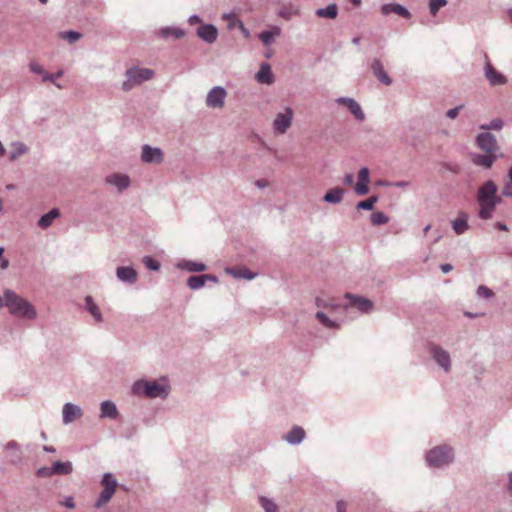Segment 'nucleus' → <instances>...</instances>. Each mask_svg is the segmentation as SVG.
Masks as SVG:
<instances>
[{"label":"nucleus","mask_w":512,"mask_h":512,"mask_svg":"<svg viewBox=\"0 0 512 512\" xmlns=\"http://www.w3.org/2000/svg\"><path fill=\"white\" fill-rule=\"evenodd\" d=\"M117 277L124 282L134 283L137 280V273L131 267H119L116 271Z\"/></svg>","instance_id":"412c9836"},{"label":"nucleus","mask_w":512,"mask_h":512,"mask_svg":"<svg viewBox=\"0 0 512 512\" xmlns=\"http://www.w3.org/2000/svg\"><path fill=\"white\" fill-rule=\"evenodd\" d=\"M256 78L260 83L271 84L274 81L273 74L271 72L270 66L266 63H263L260 67V70L256 74Z\"/></svg>","instance_id":"a878e982"},{"label":"nucleus","mask_w":512,"mask_h":512,"mask_svg":"<svg viewBox=\"0 0 512 512\" xmlns=\"http://www.w3.org/2000/svg\"><path fill=\"white\" fill-rule=\"evenodd\" d=\"M225 18H227V19L229 20L228 27H229L230 29L234 28V27H235V25H237V26H238V21H239V20H238L235 16H233V15H227V16H225Z\"/></svg>","instance_id":"6e6d98bb"},{"label":"nucleus","mask_w":512,"mask_h":512,"mask_svg":"<svg viewBox=\"0 0 512 512\" xmlns=\"http://www.w3.org/2000/svg\"><path fill=\"white\" fill-rule=\"evenodd\" d=\"M430 229H431V225H430V224H428V225L423 229V234H424V235H426V234L429 232V230H430Z\"/></svg>","instance_id":"338daca9"},{"label":"nucleus","mask_w":512,"mask_h":512,"mask_svg":"<svg viewBox=\"0 0 512 512\" xmlns=\"http://www.w3.org/2000/svg\"><path fill=\"white\" fill-rule=\"evenodd\" d=\"M133 392L144 394L150 398L166 397L168 394L167 386L157 381H138L133 385Z\"/></svg>","instance_id":"20e7f679"},{"label":"nucleus","mask_w":512,"mask_h":512,"mask_svg":"<svg viewBox=\"0 0 512 512\" xmlns=\"http://www.w3.org/2000/svg\"><path fill=\"white\" fill-rule=\"evenodd\" d=\"M440 268L444 273H448L453 269L451 264H442Z\"/></svg>","instance_id":"e2e57ef3"},{"label":"nucleus","mask_w":512,"mask_h":512,"mask_svg":"<svg viewBox=\"0 0 512 512\" xmlns=\"http://www.w3.org/2000/svg\"><path fill=\"white\" fill-rule=\"evenodd\" d=\"M158 34L162 38L173 37L175 39H179V38H182L185 35V32L182 29H180V28L167 27V28L160 29Z\"/></svg>","instance_id":"2f4dec72"},{"label":"nucleus","mask_w":512,"mask_h":512,"mask_svg":"<svg viewBox=\"0 0 512 512\" xmlns=\"http://www.w3.org/2000/svg\"><path fill=\"white\" fill-rule=\"evenodd\" d=\"M378 198L376 196H372L366 200L360 201L357 204V209L363 210H372Z\"/></svg>","instance_id":"79ce46f5"},{"label":"nucleus","mask_w":512,"mask_h":512,"mask_svg":"<svg viewBox=\"0 0 512 512\" xmlns=\"http://www.w3.org/2000/svg\"><path fill=\"white\" fill-rule=\"evenodd\" d=\"M294 118V112L290 107H286L283 112L276 115L273 121V129L278 134H284L291 127Z\"/></svg>","instance_id":"0eeeda50"},{"label":"nucleus","mask_w":512,"mask_h":512,"mask_svg":"<svg viewBox=\"0 0 512 512\" xmlns=\"http://www.w3.org/2000/svg\"><path fill=\"white\" fill-rule=\"evenodd\" d=\"M82 415L81 409L71 403H67L63 407V421L68 424L76 420Z\"/></svg>","instance_id":"a211bd4d"},{"label":"nucleus","mask_w":512,"mask_h":512,"mask_svg":"<svg viewBox=\"0 0 512 512\" xmlns=\"http://www.w3.org/2000/svg\"><path fill=\"white\" fill-rule=\"evenodd\" d=\"M433 357L435 361L445 370L449 371L451 362H450V356L447 351L443 350L440 347H434L433 348Z\"/></svg>","instance_id":"dca6fc26"},{"label":"nucleus","mask_w":512,"mask_h":512,"mask_svg":"<svg viewBox=\"0 0 512 512\" xmlns=\"http://www.w3.org/2000/svg\"><path fill=\"white\" fill-rule=\"evenodd\" d=\"M198 36L208 43H213L217 38V29L213 25H202L198 28Z\"/></svg>","instance_id":"6ab92c4d"},{"label":"nucleus","mask_w":512,"mask_h":512,"mask_svg":"<svg viewBox=\"0 0 512 512\" xmlns=\"http://www.w3.org/2000/svg\"><path fill=\"white\" fill-rule=\"evenodd\" d=\"M504 196L512 197V182L508 181L503 187L502 191Z\"/></svg>","instance_id":"5fc2aeb1"},{"label":"nucleus","mask_w":512,"mask_h":512,"mask_svg":"<svg viewBox=\"0 0 512 512\" xmlns=\"http://www.w3.org/2000/svg\"><path fill=\"white\" fill-rule=\"evenodd\" d=\"M85 302H86V308L90 312V314L94 317V319L97 322H101L102 321L101 312H100L98 306L94 303L92 297L87 296L85 299Z\"/></svg>","instance_id":"c9c22d12"},{"label":"nucleus","mask_w":512,"mask_h":512,"mask_svg":"<svg viewBox=\"0 0 512 512\" xmlns=\"http://www.w3.org/2000/svg\"><path fill=\"white\" fill-rule=\"evenodd\" d=\"M208 280L212 281L214 283L218 282V279L214 275L205 274V275H200V276H190L187 280V285L191 289L195 290V289H199L202 286H204L205 282Z\"/></svg>","instance_id":"f3484780"},{"label":"nucleus","mask_w":512,"mask_h":512,"mask_svg":"<svg viewBox=\"0 0 512 512\" xmlns=\"http://www.w3.org/2000/svg\"><path fill=\"white\" fill-rule=\"evenodd\" d=\"M374 76L383 84L389 86L392 83L391 78L388 76L384 69L382 62L379 59H374L371 65Z\"/></svg>","instance_id":"4468645a"},{"label":"nucleus","mask_w":512,"mask_h":512,"mask_svg":"<svg viewBox=\"0 0 512 512\" xmlns=\"http://www.w3.org/2000/svg\"><path fill=\"white\" fill-rule=\"evenodd\" d=\"M143 263L150 270L157 271L160 268V263L150 256H145L143 258Z\"/></svg>","instance_id":"a18cd8bd"},{"label":"nucleus","mask_w":512,"mask_h":512,"mask_svg":"<svg viewBox=\"0 0 512 512\" xmlns=\"http://www.w3.org/2000/svg\"><path fill=\"white\" fill-rule=\"evenodd\" d=\"M238 27L239 29L242 31L243 35L248 38L249 37V31L247 28H245L244 24L242 23V21H238Z\"/></svg>","instance_id":"052dcab7"},{"label":"nucleus","mask_w":512,"mask_h":512,"mask_svg":"<svg viewBox=\"0 0 512 512\" xmlns=\"http://www.w3.org/2000/svg\"><path fill=\"white\" fill-rule=\"evenodd\" d=\"M509 181L512 182V167L509 170Z\"/></svg>","instance_id":"774afa93"},{"label":"nucleus","mask_w":512,"mask_h":512,"mask_svg":"<svg viewBox=\"0 0 512 512\" xmlns=\"http://www.w3.org/2000/svg\"><path fill=\"white\" fill-rule=\"evenodd\" d=\"M281 34V29L278 26H274L271 30L263 31L259 34V39L264 45L268 46L274 42V38Z\"/></svg>","instance_id":"c85d7f7f"},{"label":"nucleus","mask_w":512,"mask_h":512,"mask_svg":"<svg viewBox=\"0 0 512 512\" xmlns=\"http://www.w3.org/2000/svg\"><path fill=\"white\" fill-rule=\"evenodd\" d=\"M142 160L147 163H161L163 161V153L159 148L145 145L142 149Z\"/></svg>","instance_id":"f8f14e48"},{"label":"nucleus","mask_w":512,"mask_h":512,"mask_svg":"<svg viewBox=\"0 0 512 512\" xmlns=\"http://www.w3.org/2000/svg\"><path fill=\"white\" fill-rule=\"evenodd\" d=\"M154 71L148 68H130L126 71V80L122 84L124 91H129L136 85L152 79Z\"/></svg>","instance_id":"7ed1b4c3"},{"label":"nucleus","mask_w":512,"mask_h":512,"mask_svg":"<svg viewBox=\"0 0 512 512\" xmlns=\"http://www.w3.org/2000/svg\"><path fill=\"white\" fill-rule=\"evenodd\" d=\"M178 267L190 272H202L206 270V265L203 263L184 261L178 264Z\"/></svg>","instance_id":"f704fd0d"},{"label":"nucleus","mask_w":512,"mask_h":512,"mask_svg":"<svg viewBox=\"0 0 512 512\" xmlns=\"http://www.w3.org/2000/svg\"><path fill=\"white\" fill-rule=\"evenodd\" d=\"M462 106L455 107L453 109H450L447 111L446 115L450 119H454L458 116L459 111L461 110Z\"/></svg>","instance_id":"864d4df0"},{"label":"nucleus","mask_w":512,"mask_h":512,"mask_svg":"<svg viewBox=\"0 0 512 512\" xmlns=\"http://www.w3.org/2000/svg\"><path fill=\"white\" fill-rule=\"evenodd\" d=\"M63 75V71L60 70L58 71L56 74H49V73H45V76L43 77V81H50L52 83H54L57 87L60 88V85L59 84H56V79L61 77Z\"/></svg>","instance_id":"de8ad7c7"},{"label":"nucleus","mask_w":512,"mask_h":512,"mask_svg":"<svg viewBox=\"0 0 512 512\" xmlns=\"http://www.w3.org/2000/svg\"><path fill=\"white\" fill-rule=\"evenodd\" d=\"M0 306H6L9 312L17 317L27 319L36 317L33 305L10 290H6L3 297H0Z\"/></svg>","instance_id":"f03ea898"},{"label":"nucleus","mask_w":512,"mask_h":512,"mask_svg":"<svg viewBox=\"0 0 512 512\" xmlns=\"http://www.w3.org/2000/svg\"><path fill=\"white\" fill-rule=\"evenodd\" d=\"M354 181V177L352 174H346L345 177H344V184L346 185H350L352 184Z\"/></svg>","instance_id":"680f3d73"},{"label":"nucleus","mask_w":512,"mask_h":512,"mask_svg":"<svg viewBox=\"0 0 512 512\" xmlns=\"http://www.w3.org/2000/svg\"><path fill=\"white\" fill-rule=\"evenodd\" d=\"M345 298L349 300V304L344 305V309H348L349 307H356L359 311L367 313L373 308V303L367 298L356 296L350 293H346Z\"/></svg>","instance_id":"6e6552de"},{"label":"nucleus","mask_w":512,"mask_h":512,"mask_svg":"<svg viewBox=\"0 0 512 512\" xmlns=\"http://www.w3.org/2000/svg\"><path fill=\"white\" fill-rule=\"evenodd\" d=\"M468 216L466 213L461 212L459 217L452 222L453 230L456 234H463L468 229Z\"/></svg>","instance_id":"cd10ccee"},{"label":"nucleus","mask_w":512,"mask_h":512,"mask_svg":"<svg viewBox=\"0 0 512 512\" xmlns=\"http://www.w3.org/2000/svg\"><path fill=\"white\" fill-rule=\"evenodd\" d=\"M344 190L342 188L336 187L329 190L323 197V200L329 203H340L343 199Z\"/></svg>","instance_id":"c756f323"},{"label":"nucleus","mask_w":512,"mask_h":512,"mask_svg":"<svg viewBox=\"0 0 512 512\" xmlns=\"http://www.w3.org/2000/svg\"><path fill=\"white\" fill-rule=\"evenodd\" d=\"M62 504L69 509H72L75 506L74 499L72 497L67 498Z\"/></svg>","instance_id":"bf43d9fd"},{"label":"nucleus","mask_w":512,"mask_h":512,"mask_svg":"<svg viewBox=\"0 0 512 512\" xmlns=\"http://www.w3.org/2000/svg\"><path fill=\"white\" fill-rule=\"evenodd\" d=\"M447 4L446 0H430L429 9L432 15H436L438 10Z\"/></svg>","instance_id":"c03bdc74"},{"label":"nucleus","mask_w":512,"mask_h":512,"mask_svg":"<svg viewBox=\"0 0 512 512\" xmlns=\"http://www.w3.org/2000/svg\"><path fill=\"white\" fill-rule=\"evenodd\" d=\"M106 181L117 186L120 191L126 189L130 184L129 177L123 174H112L106 178Z\"/></svg>","instance_id":"aec40b11"},{"label":"nucleus","mask_w":512,"mask_h":512,"mask_svg":"<svg viewBox=\"0 0 512 512\" xmlns=\"http://www.w3.org/2000/svg\"><path fill=\"white\" fill-rule=\"evenodd\" d=\"M502 126V122L500 120L492 121L491 127L494 129H500Z\"/></svg>","instance_id":"0e129e2a"},{"label":"nucleus","mask_w":512,"mask_h":512,"mask_svg":"<svg viewBox=\"0 0 512 512\" xmlns=\"http://www.w3.org/2000/svg\"><path fill=\"white\" fill-rule=\"evenodd\" d=\"M315 304L318 308H327L330 310H336L341 306L338 303L337 299H335L333 297H327V296L316 297Z\"/></svg>","instance_id":"4be33fe9"},{"label":"nucleus","mask_w":512,"mask_h":512,"mask_svg":"<svg viewBox=\"0 0 512 512\" xmlns=\"http://www.w3.org/2000/svg\"><path fill=\"white\" fill-rule=\"evenodd\" d=\"M227 96L225 89L214 87L207 95L206 104L211 108H222Z\"/></svg>","instance_id":"1a4fd4ad"},{"label":"nucleus","mask_w":512,"mask_h":512,"mask_svg":"<svg viewBox=\"0 0 512 512\" xmlns=\"http://www.w3.org/2000/svg\"><path fill=\"white\" fill-rule=\"evenodd\" d=\"M305 436V431L303 428L299 426L293 427V429L286 435L285 439L291 443L296 444L303 440Z\"/></svg>","instance_id":"7c9ffc66"},{"label":"nucleus","mask_w":512,"mask_h":512,"mask_svg":"<svg viewBox=\"0 0 512 512\" xmlns=\"http://www.w3.org/2000/svg\"><path fill=\"white\" fill-rule=\"evenodd\" d=\"M103 490L100 493L98 500L95 503V507L100 508L108 503L114 495L117 488V481L112 474L106 473L102 479Z\"/></svg>","instance_id":"423d86ee"},{"label":"nucleus","mask_w":512,"mask_h":512,"mask_svg":"<svg viewBox=\"0 0 512 512\" xmlns=\"http://www.w3.org/2000/svg\"><path fill=\"white\" fill-rule=\"evenodd\" d=\"M485 77L492 86L504 85L507 82L506 77L498 72L489 61L485 65Z\"/></svg>","instance_id":"9b49d317"},{"label":"nucleus","mask_w":512,"mask_h":512,"mask_svg":"<svg viewBox=\"0 0 512 512\" xmlns=\"http://www.w3.org/2000/svg\"><path fill=\"white\" fill-rule=\"evenodd\" d=\"M226 273L232 275L234 278H243L251 280L256 277L255 273H252L246 267L226 268Z\"/></svg>","instance_id":"393cba45"},{"label":"nucleus","mask_w":512,"mask_h":512,"mask_svg":"<svg viewBox=\"0 0 512 512\" xmlns=\"http://www.w3.org/2000/svg\"><path fill=\"white\" fill-rule=\"evenodd\" d=\"M60 216V210L58 208H53L51 211L43 215L38 220V226L42 229H47L50 227L55 219Z\"/></svg>","instance_id":"5701e85b"},{"label":"nucleus","mask_w":512,"mask_h":512,"mask_svg":"<svg viewBox=\"0 0 512 512\" xmlns=\"http://www.w3.org/2000/svg\"><path fill=\"white\" fill-rule=\"evenodd\" d=\"M508 490L512 492V473L509 474Z\"/></svg>","instance_id":"69168bd1"},{"label":"nucleus","mask_w":512,"mask_h":512,"mask_svg":"<svg viewBox=\"0 0 512 512\" xmlns=\"http://www.w3.org/2000/svg\"><path fill=\"white\" fill-rule=\"evenodd\" d=\"M52 471H53L52 466L51 467H42V468L38 469L37 475L39 477H50V476L54 475V473Z\"/></svg>","instance_id":"3c124183"},{"label":"nucleus","mask_w":512,"mask_h":512,"mask_svg":"<svg viewBox=\"0 0 512 512\" xmlns=\"http://www.w3.org/2000/svg\"><path fill=\"white\" fill-rule=\"evenodd\" d=\"M52 472L57 475H67L72 472V464L70 462L56 461L52 465Z\"/></svg>","instance_id":"473e14b6"},{"label":"nucleus","mask_w":512,"mask_h":512,"mask_svg":"<svg viewBox=\"0 0 512 512\" xmlns=\"http://www.w3.org/2000/svg\"><path fill=\"white\" fill-rule=\"evenodd\" d=\"M336 509H337V512H346V510H347V502H345L344 500H339L336 503Z\"/></svg>","instance_id":"4d7b16f0"},{"label":"nucleus","mask_w":512,"mask_h":512,"mask_svg":"<svg viewBox=\"0 0 512 512\" xmlns=\"http://www.w3.org/2000/svg\"><path fill=\"white\" fill-rule=\"evenodd\" d=\"M453 453L449 446H438L426 454V460L430 466L441 467L452 461Z\"/></svg>","instance_id":"39448f33"},{"label":"nucleus","mask_w":512,"mask_h":512,"mask_svg":"<svg viewBox=\"0 0 512 512\" xmlns=\"http://www.w3.org/2000/svg\"><path fill=\"white\" fill-rule=\"evenodd\" d=\"M118 416V410L115 404L111 401H104L101 404V418L115 419Z\"/></svg>","instance_id":"bb28decb"},{"label":"nucleus","mask_w":512,"mask_h":512,"mask_svg":"<svg viewBox=\"0 0 512 512\" xmlns=\"http://www.w3.org/2000/svg\"><path fill=\"white\" fill-rule=\"evenodd\" d=\"M299 14V7L292 3L283 4L278 11L279 17L290 20L292 17Z\"/></svg>","instance_id":"b1692460"},{"label":"nucleus","mask_w":512,"mask_h":512,"mask_svg":"<svg viewBox=\"0 0 512 512\" xmlns=\"http://www.w3.org/2000/svg\"><path fill=\"white\" fill-rule=\"evenodd\" d=\"M30 69H31V71H33L34 73L41 74V75H43V77L45 76V73H46V72L44 71V69L42 68V66H41V65H39L38 63H35V62L31 63V64H30Z\"/></svg>","instance_id":"603ef678"},{"label":"nucleus","mask_w":512,"mask_h":512,"mask_svg":"<svg viewBox=\"0 0 512 512\" xmlns=\"http://www.w3.org/2000/svg\"><path fill=\"white\" fill-rule=\"evenodd\" d=\"M59 36L62 39L67 40L69 43H74L81 38V34L75 31L61 32Z\"/></svg>","instance_id":"37998d69"},{"label":"nucleus","mask_w":512,"mask_h":512,"mask_svg":"<svg viewBox=\"0 0 512 512\" xmlns=\"http://www.w3.org/2000/svg\"><path fill=\"white\" fill-rule=\"evenodd\" d=\"M358 178V182L369 183V169L366 167L361 168L358 173Z\"/></svg>","instance_id":"8fccbe9b"},{"label":"nucleus","mask_w":512,"mask_h":512,"mask_svg":"<svg viewBox=\"0 0 512 512\" xmlns=\"http://www.w3.org/2000/svg\"><path fill=\"white\" fill-rule=\"evenodd\" d=\"M478 146L485 152L492 154L497 150L495 137L489 132H483L477 136Z\"/></svg>","instance_id":"9d476101"},{"label":"nucleus","mask_w":512,"mask_h":512,"mask_svg":"<svg viewBox=\"0 0 512 512\" xmlns=\"http://www.w3.org/2000/svg\"><path fill=\"white\" fill-rule=\"evenodd\" d=\"M381 13L383 15H389L391 13H395L405 19H409L411 17V13L404 6L397 4V3H388V4L382 5Z\"/></svg>","instance_id":"ddd939ff"},{"label":"nucleus","mask_w":512,"mask_h":512,"mask_svg":"<svg viewBox=\"0 0 512 512\" xmlns=\"http://www.w3.org/2000/svg\"><path fill=\"white\" fill-rule=\"evenodd\" d=\"M495 160L492 154L489 155H476L473 159L474 163L486 168H490Z\"/></svg>","instance_id":"e433bc0d"},{"label":"nucleus","mask_w":512,"mask_h":512,"mask_svg":"<svg viewBox=\"0 0 512 512\" xmlns=\"http://www.w3.org/2000/svg\"><path fill=\"white\" fill-rule=\"evenodd\" d=\"M497 185L491 181H486L478 190L477 201L480 206L479 216L481 219H490L495 207L501 202L497 195Z\"/></svg>","instance_id":"f257e3e1"},{"label":"nucleus","mask_w":512,"mask_h":512,"mask_svg":"<svg viewBox=\"0 0 512 512\" xmlns=\"http://www.w3.org/2000/svg\"><path fill=\"white\" fill-rule=\"evenodd\" d=\"M260 504L265 510V512H278L277 505L270 499L261 497L260 498Z\"/></svg>","instance_id":"a19ab883"},{"label":"nucleus","mask_w":512,"mask_h":512,"mask_svg":"<svg viewBox=\"0 0 512 512\" xmlns=\"http://www.w3.org/2000/svg\"><path fill=\"white\" fill-rule=\"evenodd\" d=\"M337 102L347 107L356 119L362 121L365 118L360 105L354 99L342 97L337 99Z\"/></svg>","instance_id":"2eb2a0df"},{"label":"nucleus","mask_w":512,"mask_h":512,"mask_svg":"<svg viewBox=\"0 0 512 512\" xmlns=\"http://www.w3.org/2000/svg\"><path fill=\"white\" fill-rule=\"evenodd\" d=\"M338 9L335 4H330L326 8H320L316 11V15L323 18L334 19L337 17Z\"/></svg>","instance_id":"72a5a7b5"},{"label":"nucleus","mask_w":512,"mask_h":512,"mask_svg":"<svg viewBox=\"0 0 512 512\" xmlns=\"http://www.w3.org/2000/svg\"><path fill=\"white\" fill-rule=\"evenodd\" d=\"M10 159L13 161L17 159L19 156L23 155L27 151V147L20 142H15L11 145Z\"/></svg>","instance_id":"4c0bfd02"},{"label":"nucleus","mask_w":512,"mask_h":512,"mask_svg":"<svg viewBox=\"0 0 512 512\" xmlns=\"http://www.w3.org/2000/svg\"><path fill=\"white\" fill-rule=\"evenodd\" d=\"M317 320L326 328H338L339 324L335 321H332L329 319V317L321 311H318L316 313Z\"/></svg>","instance_id":"58836bf2"},{"label":"nucleus","mask_w":512,"mask_h":512,"mask_svg":"<svg viewBox=\"0 0 512 512\" xmlns=\"http://www.w3.org/2000/svg\"><path fill=\"white\" fill-rule=\"evenodd\" d=\"M477 294H478V296L484 297V298H490L493 296L492 290H490L486 286H479L477 289Z\"/></svg>","instance_id":"09e8293b"},{"label":"nucleus","mask_w":512,"mask_h":512,"mask_svg":"<svg viewBox=\"0 0 512 512\" xmlns=\"http://www.w3.org/2000/svg\"><path fill=\"white\" fill-rule=\"evenodd\" d=\"M389 218L383 212H373L371 222L373 225H382L388 223Z\"/></svg>","instance_id":"ea45409f"},{"label":"nucleus","mask_w":512,"mask_h":512,"mask_svg":"<svg viewBox=\"0 0 512 512\" xmlns=\"http://www.w3.org/2000/svg\"><path fill=\"white\" fill-rule=\"evenodd\" d=\"M4 253V249L0 247V266L2 269H5L8 267V260L2 259V255Z\"/></svg>","instance_id":"13d9d810"},{"label":"nucleus","mask_w":512,"mask_h":512,"mask_svg":"<svg viewBox=\"0 0 512 512\" xmlns=\"http://www.w3.org/2000/svg\"><path fill=\"white\" fill-rule=\"evenodd\" d=\"M355 192L358 195H366L369 192L368 183L357 182L355 185Z\"/></svg>","instance_id":"49530a36"}]
</instances>
